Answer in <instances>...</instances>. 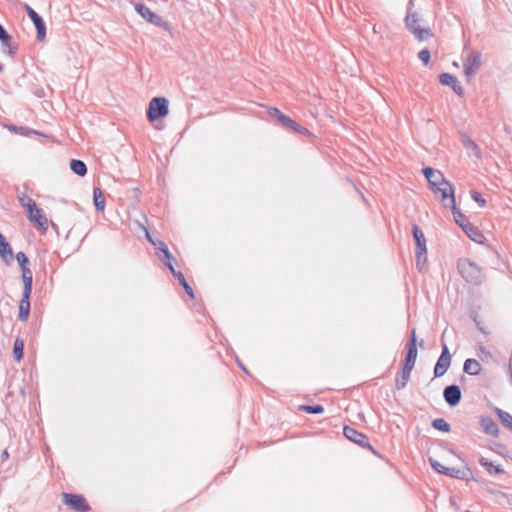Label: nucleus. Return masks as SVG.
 Here are the masks:
<instances>
[{
    "instance_id": "obj_1",
    "label": "nucleus",
    "mask_w": 512,
    "mask_h": 512,
    "mask_svg": "<svg viewBox=\"0 0 512 512\" xmlns=\"http://www.w3.org/2000/svg\"><path fill=\"white\" fill-rule=\"evenodd\" d=\"M457 269L464 281L470 285L479 286L486 279L482 268L468 258H460Z\"/></svg>"
},
{
    "instance_id": "obj_2",
    "label": "nucleus",
    "mask_w": 512,
    "mask_h": 512,
    "mask_svg": "<svg viewBox=\"0 0 512 512\" xmlns=\"http://www.w3.org/2000/svg\"><path fill=\"white\" fill-rule=\"evenodd\" d=\"M422 19L417 12L412 11L410 8L405 17L406 28L415 36L419 41L429 40L434 36L429 27L423 28L420 25Z\"/></svg>"
},
{
    "instance_id": "obj_3",
    "label": "nucleus",
    "mask_w": 512,
    "mask_h": 512,
    "mask_svg": "<svg viewBox=\"0 0 512 512\" xmlns=\"http://www.w3.org/2000/svg\"><path fill=\"white\" fill-rule=\"evenodd\" d=\"M411 232L416 246V266L419 271H422L427 262L426 238L423 231L417 224L412 225Z\"/></svg>"
},
{
    "instance_id": "obj_4",
    "label": "nucleus",
    "mask_w": 512,
    "mask_h": 512,
    "mask_svg": "<svg viewBox=\"0 0 512 512\" xmlns=\"http://www.w3.org/2000/svg\"><path fill=\"white\" fill-rule=\"evenodd\" d=\"M169 113V102L164 97H154L149 102L146 112L147 119L150 122H155L160 118L167 116Z\"/></svg>"
},
{
    "instance_id": "obj_5",
    "label": "nucleus",
    "mask_w": 512,
    "mask_h": 512,
    "mask_svg": "<svg viewBox=\"0 0 512 512\" xmlns=\"http://www.w3.org/2000/svg\"><path fill=\"white\" fill-rule=\"evenodd\" d=\"M343 434L344 436L351 442L359 445L362 448L369 449L374 455L381 457L378 451H376L368 441L367 435H365L362 432H359L353 427H350L348 425H345L343 428Z\"/></svg>"
},
{
    "instance_id": "obj_6",
    "label": "nucleus",
    "mask_w": 512,
    "mask_h": 512,
    "mask_svg": "<svg viewBox=\"0 0 512 512\" xmlns=\"http://www.w3.org/2000/svg\"><path fill=\"white\" fill-rule=\"evenodd\" d=\"M431 191L435 195L440 194V200L444 208H450L455 203L454 187L448 180L445 179L441 184L433 187Z\"/></svg>"
},
{
    "instance_id": "obj_7",
    "label": "nucleus",
    "mask_w": 512,
    "mask_h": 512,
    "mask_svg": "<svg viewBox=\"0 0 512 512\" xmlns=\"http://www.w3.org/2000/svg\"><path fill=\"white\" fill-rule=\"evenodd\" d=\"M482 65V54L477 50L469 53L467 58L463 61L464 74L468 81L477 73Z\"/></svg>"
},
{
    "instance_id": "obj_8",
    "label": "nucleus",
    "mask_w": 512,
    "mask_h": 512,
    "mask_svg": "<svg viewBox=\"0 0 512 512\" xmlns=\"http://www.w3.org/2000/svg\"><path fill=\"white\" fill-rule=\"evenodd\" d=\"M418 345L423 348L424 347V340H421L419 343L417 342L416 337V330L413 328L410 333V338L407 343V352L404 359L403 364L409 365V366H415L417 355H418Z\"/></svg>"
},
{
    "instance_id": "obj_9",
    "label": "nucleus",
    "mask_w": 512,
    "mask_h": 512,
    "mask_svg": "<svg viewBox=\"0 0 512 512\" xmlns=\"http://www.w3.org/2000/svg\"><path fill=\"white\" fill-rule=\"evenodd\" d=\"M28 220L33 223L38 229L44 232L48 229L49 221L45 216L42 209L37 204H30L29 209L26 210Z\"/></svg>"
},
{
    "instance_id": "obj_10",
    "label": "nucleus",
    "mask_w": 512,
    "mask_h": 512,
    "mask_svg": "<svg viewBox=\"0 0 512 512\" xmlns=\"http://www.w3.org/2000/svg\"><path fill=\"white\" fill-rule=\"evenodd\" d=\"M62 497L65 505L76 511L87 512L90 510V505L81 494L63 493Z\"/></svg>"
},
{
    "instance_id": "obj_11",
    "label": "nucleus",
    "mask_w": 512,
    "mask_h": 512,
    "mask_svg": "<svg viewBox=\"0 0 512 512\" xmlns=\"http://www.w3.org/2000/svg\"><path fill=\"white\" fill-rule=\"evenodd\" d=\"M23 8L25 9L27 15L34 23V26L36 28L37 32V40L42 42L46 38V25L42 17L33 9L31 8L27 3L23 4Z\"/></svg>"
},
{
    "instance_id": "obj_12",
    "label": "nucleus",
    "mask_w": 512,
    "mask_h": 512,
    "mask_svg": "<svg viewBox=\"0 0 512 512\" xmlns=\"http://www.w3.org/2000/svg\"><path fill=\"white\" fill-rule=\"evenodd\" d=\"M451 365V354L448 346L443 343L441 354L434 366V377L439 378L442 377Z\"/></svg>"
},
{
    "instance_id": "obj_13",
    "label": "nucleus",
    "mask_w": 512,
    "mask_h": 512,
    "mask_svg": "<svg viewBox=\"0 0 512 512\" xmlns=\"http://www.w3.org/2000/svg\"><path fill=\"white\" fill-rule=\"evenodd\" d=\"M135 10L142 18L147 20L149 23L154 24L158 27L166 26V23L163 21L162 17L158 14L154 13L150 10L149 7L142 3L135 4Z\"/></svg>"
},
{
    "instance_id": "obj_14",
    "label": "nucleus",
    "mask_w": 512,
    "mask_h": 512,
    "mask_svg": "<svg viewBox=\"0 0 512 512\" xmlns=\"http://www.w3.org/2000/svg\"><path fill=\"white\" fill-rule=\"evenodd\" d=\"M443 397L450 407L457 406L462 398L460 387L456 384L446 386L443 390Z\"/></svg>"
},
{
    "instance_id": "obj_15",
    "label": "nucleus",
    "mask_w": 512,
    "mask_h": 512,
    "mask_svg": "<svg viewBox=\"0 0 512 512\" xmlns=\"http://www.w3.org/2000/svg\"><path fill=\"white\" fill-rule=\"evenodd\" d=\"M444 475L446 476H449V477H452V478H455V479H459V480H468V479H472L478 483H483L484 480H480L478 478H475L473 475H472V471L470 468L466 467L465 469L461 470V469H458V468H449L448 469H445L444 471Z\"/></svg>"
},
{
    "instance_id": "obj_16",
    "label": "nucleus",
    "mask_w": 512,
    "mask_h": 512,
    "mask_svg": "<svg viewBox=\"0 0 512 512\" xmlns=\"http://www.w3.org/2000/svg\"><path fill=\"white\" fill-rule=\"evenodd\" d=\"M439 82L442 85H447L452 88V90L458 95L462 96L464 94V89L460 85L458 79L456 76L450 74V73H442L439 76Z\"/></svg>"
},
{
    "instance_id": "obj_17",
    "label": "nucleus",
    "mask_w": 512,
    "mask_h": 512,
    "mask_svg": "<svg viewBox=\"0 0 512 512\" xmlns=\"http://www.w3.org/2000/svg\"><path fill=\"white\" fill-rule=\"evenodd\" d=\"M30 297H31V292H29V291L22 292V297L19 302V312H18V319L21 322L27 321V319L29 317L30 308H31Z\"/></svg>"
},
{
    "instance_id": "obj_18",
    "label": "nucleus",
    "mask_w": 512,
    "mask_h": 512,
    "mask_svg": "<svg viewBox=\"0 0 512 512\" xmlns=\"http://www.w3.org/2000/svg\"><path fill=\"white\" fill-rule=\"evenodd\" d=\"M268 115L274 119H276L282 128L286 129L287 131L289 128L295 124V120L290 118L289 116L283 114L278 108L276 107H270L268 109Z\"/></svg>"
},
{
    "instance_id": "obj_19",
    "label": "nucleus",
    "mask_w": 512,
    "mask_h": 512,
    "mask_svg": "<svg viewBox=\"0 0 512 512\" xmlns=\"http://www.w3.org/2000/svg\"><path fill=\"white\" fill-rule=\"evenodd\" d=\"M422 173L429 183L430 190L445 180V177L440 171H436L431 167H424Z\"/></svg>"
},
{
    "instance_id": "obj_20",
    "label": "nucleus",
    "mask_w": 512,
    "mask_h": 512,
    "mask_svg": "<svg viewBox=\"0 0 512 512\" xmlns=\"http://www.w3.org/2000/svg\"><path fill=\"white\" fill-rule=\"evenodd\" d=\"M479 422L485 434L493 437L499 436V427L490 416H481Z\"/></svg>"
},
{
    "instance_id": "obj_21",
    "label": "nucleus",
    "mask_w": 512,
    "mask_h": 512,
    "mask_svg": "<svg viewBox=\"0 0 512 512\" xmlns=\"http://www.w3.org/2000/svg\"><path fill=\"white\" fill-rule=\"evenodd\" d=\"M460 141H461L462 145L464 146V148L468 151L469 155H472L476 158L481 157V150H480L479 146L467 134L461 133Z\"/></svg>"
},
{
    "instance_id": "obj_22",
    "label": "nucleus",
    "mask_w": 512,
    "mask_h": 512,
    "mask_svg": "<svg viewBox=\"0 0 512 512\" xmlns=\"http://www.w3.org/2000/svg\"><path fill=\"white\" fill-rule=\"evenodd\" d=\"M0 257L8 265L14 259L12 248L1 232H0Z\"/></svg>"
},
{
    "instance_id": "obj_23",
    "label": "nucleus",
    "mask_w": 512,
    "mask_h": 512,
    "mask_svg": "<svg viewBox=\"0 0 512 512\" xmlns=\"http://www.w3.org/2000/svg\"><path fill=\"white\" fill-rule=\"evenodd\" d=\"M413 369H414L413 366L403 364L401 372L397 376L396 381H395V387L397 390H401L406 387Z\"/></svg>"
},
{
    "instance_id": "obj_24",
    "label": "nucleus",
    "mask_w": 512,
    "mask_h": 512,
    "mask_svg": "<svg viewBox=\"0 0 512 512\" xmlns=\"http://www.w3.org/2000/svg\"><path fill=\"white\" fill-rule=\"evenodd\" d=\"M478 462L480 466H482L486 470V472L491 476L502 475L505 473V470L501 465H495L487 458L481 457L479 458Z\"/></svg>"
},
{
    "instance_id": "obj_25",
    "label": "nucleus",
    "mask_w": 512,
    "mask_h": 512,
    "mask_svg": "<svg viewBox=\"0 0 512 512\" xmlns=\"http://www.w3.org/2000/svg\"><path fill=\"white\" fill-rule=\"evenodd\" d=\"M1 48L3 53L10 57H14L19 49V44L12 39V36L10 35L7 37V39H3L0 41Z\"/></svg>"
},
{
    "instance_id": "obj_26",
    "label": "nucleus",
    "mask_w": 512,
    "mask_h": 512,
    "mask_svg": "<svg viewBox=\"0 0 512 512\" xmlns=\"http://www.w3.org/2000/svg\"><path fill=\"white\" fill-rule=\"evenodd\" d=\"M463 231L474 242L482 243L485 239L483 233L471 223H466L463 227Z\"/></svg>"
},
{
    "instance_id": "obj_27",
    "label": "nucleus",
    "mask_w": 512,
    "mask_h": 512,
    "mask_svg": "<svg viewBox=\"0 0 512 512\" xmlns=\"http://www.w3.org/2000/svg\"><path fill=\"white\" fill-rule=\"evenodd\" d=\"M463 371L471 376L479 375L481 372V365L476 359H466L463 366Z\"/></svg>"
},
{
    "instance_id": "obj_28",
    "label": "nucleus",
    "mask_w": 512,
    "mask_h": 512,
    "mask_svg": "<svg viewBox=\"0 0 512 512\" xmlns=\"http://www.w3.org/2000/svg\"><path fill=\"white\" fill-rule=\"evenodd\" d=\"M93 201L97 212H103L105 209V196L99 187L93 188Z\"/></svg>"
},
{
    "instance_id": "obj_29",
    "label": "nucleus",
    "mask_w": 512,
    "mask_h": 512,
    "mask_svg": "<svg viewBox=\"0 0 512 512\" xmlns=\"http://www.w3.org/2000/svg\"><path fill=\"white\" fill-rule=\"evenodd\" d=\"M22 272V281H23V291H29L32 292V285H33V275L30 268L23 267L21 269Z\"/></svg>"
},
{
    "instance_id": "obj_30",
    "label": "nucleus",
    "mask_w": 512,
    "mask_h": 512,
    "mask_svg": "<svg viewBox=\"0 0 512 512\" xmlns=\"http://www.w3.org/2000/svg\"><path fill=\"white\" fill-rule=\"evenodd\" d=\"M175 278L178 279L179 284L184 288L185 292L189 295L191 299L195 298L194 291L192 287L189 285V283L186 281L185 276L181 271H173L172 274Z\"/></svg>"
},
{
    "instance_id": "obj_31",
    "label": "nucleus",
    "mask_w": 512,
    "mask_h": 512,
    "mask_svg": "<svg viewBox=\"0 0 512 512\" xmlns=\"http://www.w3.org/2000/svg\"><path fill=\"white\" fill-rule=\"evenodd\" d=\"M70 169L76 175L83 177L87 174V166L82 160L73 159L70 162Z\"/></svg>"
},
{
    "instance_id": "obj_32",
    "label": "nucleus",
    "mask_w": 512,
    "mask_h": 512,
    "mask_svg": "<svg viewBox=\"0 0 512 512\" xmlns=\"http://www.w3.org/2000/svg\"><path fill=\"white\" fill-rule=\"evenodd\" d=\"M494 412L498 416L500 422L507 427L509 430L512 431V415L500 408H495Z\"/></svg>"
},
{
    "instance_id": "obj_33",
    "label": "nucleus",
    "mask_w": 512,
    "mask_h": 512,
    "mask_svg": "<svg viewBox=\"0 0 512 512\" xmlns=\"http://www.w3.org/2000/svg\"><path fill=\"white\" fill-rule=\"evenodd\" d=\"M454 221L463 229L466 223H470L468 218L456 207V203L450 207Z\"/></svg>"
},
{
    "instance_id": "obj_34",
    "label": "nucleus",
    "mask_w": 512,
    "mask_h": 512,
    "mask_svg": "<svg viewBox=\"0 0 512 512\" xmlns=\"http://www.w3.org/2000/svg\"><path fill=\"white\" fill-rule=\"evenodd\" d=\"M24 354V341L17 337L13 345V357L15 361L20 362Z\"/></svg>"
},
{
    "instance_id": "obj_35",
    "label": "nucleus",
    "mask_w": 512,
    "mask_h": 512,
    "mask_svg": "<svg viewBox=\"0 0 512 512\" xmlns=\"http://www.w3.org/2000/svg\"><path fill=\"white\" fill-rule=\"evenodd\" d=\"M158 257L164 262L165 266L170 270V272L173 274V271H176L172 261L174 260L173 255L170 253L168 248L164 249L163 254L158 253Z\"/></svg>"
},
{
    "instance_id": "obj_36",
    "label": "nucleus",
    "mask_w": 512,
    "mask_h": 512,
    "mask_svg": "<svg viewBox=\"0 0 512 512\" xmlns=\"http://www.w3.org/2000/svg\"><path fill=\"white\" fill-rule=\"evenodd\" d=\"M432 427L436 430L449 433L451 431L450 424L443 418H436L432 421Z\"/></svg>"
},
{
    "instance_id": "obj_37",
    "label": "nucleus",
    "mask_w": 512,
    "mask_h": 512,
    "mask_svg": "<svg viewBox=\"0 0 512 512\" xmlns=\"http://www.w3.org/2000/svg\"><path fill=\"white\" fill-rule=\"evenodd\" d=\"M299 410L308 414H321L324 412L322 405H300Z\"/></svg>"
},
{
    "instance_id": "obj_38",
    "label": "nucleus",
    "mask_w": 512,
    "mask_h": 512,
    "mask_svg": "<svg viewBox=\"0 0 512 512\" xmlns=\"http://www.w3.org/2000/svg\"><path fill=\"white\" fill-rule=\"evenodd\" d=\"M288 131L293 132V133H295V134H298V135H300V136H305V137H309V136H311V135H312V134H311V132H310L307 128L303 127L302 125H300V124H299V123H297L296 121H295V124H293V125L289 128V130H288Z\"/></svg>"
},
{
    "instance_id": "obj_39",
    "label": "nucleus",
    "mask_w": 512,
    "mask_h": 512,
    "mask_svg": "<svg viewBox=\"0 0 512 512\" xmlns=\"http://www.w3.org/2000/svg\"><path fill=\"white\" fill-rule=\"evenodd\" d=\"M146 237H147V240L156 248V250H158L157 254L158 253L163 254L164 249L168 248L167 245L163 241H161V240H159L157 242L154 241L147 230H146Z\"/></svg>"
},
{
    "instance_id": "obj_40",
    "label": "nucleus",
    "mask_w": 512,
    "mask_h": 512,
    "mask_svg": "<svg viewBox=\"0 0 512 512\" xmlns=\"http://www.w3.org/2000/svg\"><path fill=\"white\" fill-rule=\"evenodd\" d=\"M17 198L20 205L25 209V211L29 209L30 204L36 205V202L24 193L18 194Z\"/></svg>"
},
{
    "instance_id": "obj_41",
    "label": "nucleus",
    "mask_w": 512,
    "mask_h": 512,
    "mask_svg": "<svg viewBox=\"0 0 512 512\" xmlns=\"http://www.w3.org/2000/svg\"><path fill=\"white\" fill-rule=\"evenodd\" d=\"M489 448L501 456H506L508 453L507 447L501 442H493Z\"/></svg>"
},
{
    "instance_id": "obj_42",
    "label": "nucleus",
    "mask_w": 512,
    "mask_h": 512,
    "mask_svg": "<svg viewBox=\"0 0 512 512\" xmlns=\"http://www.w3.org/2000/svg\"><path fill=\"white\" fill-rule=\"evenodd\" d=\"M15 257L20 266V269H22L23 267H27L29 265V259L24 252H18Z\"/></svg>"
},
{
    "instance_id": "obj_43",
    "label": "nucleus",
    "mask_w": 512,
    "mask_h": 512,
    "mask_svg": "<svg viewBox=\"0 0 512 512\" xmlns=\"http://www.w3.org/2000/svg\"><path fill=\"white\" fill-rule=\"evenodd\" d=\"M470 194H471V198H472V199H473V200H474V201H475V202H476L480 207H482V208H483V207H485V206H486L487 202H486V200L483 198V196H482L479 192H477V191H475V190H472Z\"/></svg>"
},
{
    "instance_id": "obj_44",
    "label": "nucleus",
    "mask_w": 512,
    "mask_h": 512,
    "mask_svg": "<svg viewBox=\"0 0 512 512\" xmlns=\"http://www.w3.org/2000/svg\"><path fill=\"white\" fill-rule=\"evenodd\" d=\"M429 463L431 465V467L438 473L440 474H443L444 475V471L445 469H448V467H445L443 466L442 464H440L437 460H435L434 458L430 457L429 458Z\"/></svg>"
},
{
    "instance_id": "obj_45",
    "label": "nucleus",
    "mask_w": 512,
    "mask_h": 512,
    "mask_svg": "<svg viewBox=\"0 0 512 512\" xmlns=\"http://www.w3.org/2000/svg\"><path fill=\"white\" fill-rule=\"evenodd\" d=\"M486 491L494 496H496L497 498L499 499H503V500H506V501H510V496L505 493V492H502L500 490H496V489H492V488H487Z\"/></svg>"
},
{
    "instance_id": "obj_46",
    "label": "nucleus",
    "mask_w": 512,
    "mask_h": 512,
    "mask_svg": "<svg viewBox=\"0 0 512 512\" xmlns=\"http://www.w3.org/2000/svg\"><path fill=\"white\" fill-rule=\"evenodd\" d=\"M418 58L422 61V63L426 66L428 65L429 61H430V58H431V53L428 49H422L419 53H418Z\"/></svg>"
},
{
    "instance_id": "obj_47",
    "label": "nucleus",
    "mask_w": 512,
    "mask_h": 512,
    "mask_svg": "<svg viewBox=\"0 0 512 512\" xmlns=\"http://www.w3.org/2000/svg\"><path fill=\"white\" fill-rule=\"evenodd\" d=\"M10 34L6 31V29L0 24V41L7 39Z\"/></svg>"
},
{
    "instance_id": "obj_48",
    "label": "nucleus",
    "mask_w": 512,
    "mask_h": 512,
    "mask_svg": "<svg viewBox=\"0 0 512 512\" xmlns=\"http://www.w3.org/2000/svg\"><path fill=\"white\" fill-rule=\"evenodd\" d=\"M10 34L6 31V29L0 24V41L7 39Z\"/></svg>"
},
{
    "instance_id": "obj_49",
    "label": "nucleus",
    "mask_w": 512,
    "mask_h": 512,
    "mask_svg": "<svg viewBox=\"0 0 512 512\" xmlns=\"http://www.w3.org/2000/svg\"><path fill=\"white\" fill-rule=\"evenodd\" d=\"M479 352L484 354L487 358H490L492 356L491 352L485 347V346H479L478 348Z\"/></svg>"
},
{
    "instance_id": "obj_50",
    "label": "nucleus",
    "mask_w": 512,
    "mask_h": 512,
    "mask_svg": "<svg viewBox=\"0 0 512 512\" xmlns=\"http://www.w3.org/2000/svg\"><path fill=\"white\" fill-rule=\"evenodd\" d=\"M1 458L2 460L4 459H8L9 458V453L7 450H4L2 453H1Z\"/></svg>"
},
{
    "instance_id": "obj_51",
    "label": "nucleus",
    "mask_w": 512,
    "mask_h": 512,
    "mask_svg": "<svg viewBox=\"0 0 512 512\" xmlns=\"http://www.w3.org/2000/svg\"><path fill=\"white\" fill-rule=\"evenodd\" d=\"M238 364H239V367L241 368V370H243L245 373L248 374V370L246 369V367L241 362H238Z\"/></svg>"
},
{
    "instance_id": "obj_52",
    "label": "nucleus",
    "mask_w": 512,
    "mask_h": 512,
    "mask_svg": "<svg viewBox=\"0 0 512 512\" xmlns=\"http://www.w3.org/2000/svg\"><path fill=\"white\" fill-rule=\"evenodd\" d=\"M477 327H478V329H479L482 333L486 334V331L484 330V328H483V327H481V326L479 325V323H477Z\"/></svg>"
},
{
    "instance_id": "obj_53",
    "label": "nucleus",
    "mask_w": 512,
    "mask_h": 512,
    "mask_svg": "<svg viewBox=\"0 0 512 512\" xmlns=\"http://www.w3.org/2000/svg\"><path fill=\"white\" fill-rule=\"evenodd\" d=\"M51 226H52V228H53V229H55V230H57V228H58V227H57V225H56L55 223H53V222H51Z\"/></svg>"
},
{
    "instance_id": "obj_54",
    "label": "nucleus",
    "mask_w": 512,
    "mask_h": 512,
    "mask_svg": "<svg viewBox=\"0 0 512 512\" xmlns=\"http://www.w3.org/2000/svg\"><path fill=\"white\" fill-rule=\"evenodd\" d=\"M4 71V66L0 63V72Z\"/></svg>"
},
{
    "instance_id": "obj_55",
    "label": "nucleus",
    "mask_w": 512,
    "mask_h": 512,
    "mask_svg": "<svg viewBox=\"0 0 512 512\" xmlns=\"http://www.w3.org/2000/svg\"><path fill=\"white\" fill-rule=\"evenodd\" d=\"M361 197L365 200L364 194H362L360 191H358Z\"/></svg>"
},
{
    "instance_id": "obj_56",
    "label": "nucleus",
    "mask_w": 512,
    "mask_h": 512,
    "mask_svg": "<svg viewBox=\"0 0 512 512\" xmlns=\"http://www.w3.org/2000/svg\"><path fill=\"white\" fill-rule=\"evenodd\" d=\"M464 512H471V511H469V510H466V511H464Z\"/></svg>"
}]
</instances>
